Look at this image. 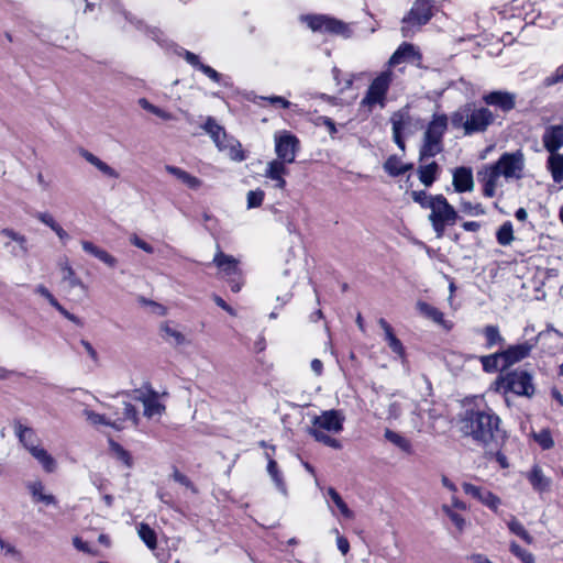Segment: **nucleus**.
<instances>
[{
	"instance_id": "obj_50",
	"label": "nucleus",
	"mask_w": 563,
	"mask_h": 563,
	"mask_svg": "<svg viewBox=\"0 0 563 563\" xmlns=\"http://www.w3.org/2000/svg\"><path fill=\"white\" fill-rule=\"evenodd\" d=\"M35 294H37L41 297L45 298L53 307H55L58 311H60L68 319H73V317L58 303V301L53 296V294L48 290V288H46L43 285H38L35 288Z\"/></svg>"
},
{
	"instance_id": "obj_17",
	"label": "nucleus",
	"mask_w": 563,
	"mask_h": 563,
	"mask_svg": "<svg viewBox=\"0 0 563 563\" xmlns=\"http://www.w3.org/2000/svg\"><path fill=\"white\" fill-rule=\"evenodd\" d=\"M274 141L277 159L286 164L294 163L299 150L297 136L288 131H278L274 135Z\"/></svg>"
},
{
	"instance_id": "obj_2",
	"label": "nucleus",
	"mask_w": 563,
	"mask_h": 563,
	"mask_svg": "<svg viewBox=\"0 0 563 563\" xmlns=\"http://www.w3.org/2000/svg\"><path fill=\"white\" fill-rule=\"evenodd\" d=\"M500 419L490 409H466L459 420V430L473 441L486 445L499 431Z\"/></svg>"
},
{
	"instance_id": "obj_39",
	"label": "nucleus",
	"mask_w": 563,
	"mask_h": 563,
	"mask_svg": "<svg viewBox=\"0 0 563 563\" xmlns=\"http://www.w3.org/2000/svg\"><path fill=\"white\" fill-rule=\"evenodd\" d=\"M415 55H416V51H415L413 45L404 43L397 48V51L389 58V66H396V65L413 57Z\"/></svg>"
},
{
	"instance_id": "obj_24",
	"label": "nucleus",
	"mask_w": 563,
	"mask_h": 563,
	"mask_svg": "<svg viewBox=\"0 0 563 563\" xmlns=\"http://www.w3.org/2000/svg\"><path fill=\"white\" fill-rule=\"evenodd\" d=\"M60 276L62 282L69 288V289H79L81 294L87 295L89 291V287L84 280L77 275L75 269L71 267V265L66 261L60 264Z\"/></svg>"
},
{
	"instance_id": "obj_49",
	"label": "nucleus",
	"mask_w": 563,
	"mask_h": 563,
	"mask_svg": "<svg viewBox=\"0 0 563 563\" xmlns=\"http://www.w3.org/2000/svg\"><path fill=\"white\" fill-rule=\"evenodd\" d=\"M110 449L112 455L120 461L124 466L132 467L133 461L128 451H125L120 444L111 441L110 442Z\"/></svg>"
},
{
	"instance_id": "obj_37",
	"label": "nucleus",
	"mask_w": 563,
	"mask_h": 563,
	"mask_svg": "<svg viewBox=\"0 0 563 563\" xmlns=\"http://www.w3.org/2000/svg\"><path fill=\"white\" fill-rule=\"evenodd\" d=\"M441 511L449 518L450 522L459 532H463L467 528L468 521L461 511H456L453 507H449L448 504H443L441 506Z\"/></svg>"
},
{
	"instance_id": "obj_55",
	"label": "nucleus",
	"mask_w": 563,
	"mask_h": 563,
	"mask_svg": "<svg viewBox=\"0 0 563 563\" xmlns=\"http://www.w3.org/2000/svg\"><path fill=\"white\" fill-rule=\"evenodd\" d=\"M461 210L462 212L472 216L477 217L485 213L484 208L479 203H472L470 201H462L461 202Z\"/></svg>"
},
{
	"instance_id": "obj_46",
	"label": "nucleus",
	"mask_w": 563,
	"mask_h": 563,
	"mask_svg": "<svg viewBox=\"0 0 563 563\" xmlns=\"http://www.w3.org/2000/svg\"><path fill=\"white\" fill-rule=\"evenodd\" d=\"M384 437L389 443L397 446L401 451H404V452L410 451V442L400 433L387 429L384 433Z\"/></svg>"
},
{
	"instance_id": "obj_54",
	"label": "nucleus",
	"mask_w": 563,
	"mask_h": 563,
	"mask_svg": "<svg viewBox=\"0 0 563 563\" xmlns=\"http://www.w3.org/2000/svg\"><path fill=\"white\" fill-rule=\"evenodd\" d=\"M434 195H428L426 191H412L411 198L415 202L419 203L421 208L429 209L431 202L433 201Z\"/></svg>"
},
{
	"instance_id": "obj_20",
	"label": "nucleus",
	"mask_w": 563,
	"mask_h": 563,
	"mask_svg": "<svg viewBox=\"0 0 563 563\" xmlns=\"http://www.w3.org/2000/svg\"><path fill=\"white\" fill-rule=\"evenodd\" d=\"M536 342L526 341L519 344L510 345L505 351H501L504 357V367H510L516 363L529 356L533 350Z\"/></svg>"
},
{
	"instance_id": "obj_47",
	"label": "nucleus",
	"mask_w": 563,
	"mask_h": 563,
	"mask_svg": "<svg viewBox=\"0 0 563 563\" xmlns=\"http://www.w3.org/2000/svg\"><path fill=\"white\" fill-rule=\"evenodd\" d=\"M509 551L521 563H536L534 555L515 541L509 543Z\"/></svg>"
},
{
	"instance_id": "obj_19",
	"label": "nucleus",
	"mask_w": 563,
	"mask_h": 563,
	"mask_svg": "<svg viewBox=\"0 0 563 563\" xmlns=\"http://www.w3.org/2000/svg\"><path fill=\"white\" fill-rule=\"evenodd\" d=\"M1 234L8 239L4 246L9 249L10 253L14 257L26 256L30 252V244L27 238L11 228H4L1 230Z\"/></svg>"
},
{
	"instance_id": "obj_22",
	"label": "nucleus",
	"mask_w": 563,
	"mask_h": 563,
	"mask_svg": "<svg viewBox=\"0 0 563 563\" xmlns=\"http://www.w3.org/2000/svg\"><path fill=\"white\" fill-rule=\"evenodd\" d=\"M452 185L459 194L470 192L474 189L473 172L470 167H456L452 172Z\"/></svg>"
},
{
	"instance_id": "obj_41",
	"label": "nucleus",
	"mask_w": 563,
	"mask_h": 563,
	"mask_svg": "<svg viewBox=\"0 0 563 563\" xmlns=\"http://www.w3.org/2000/svg\"><path fill=\"white\" fill-rule=\"evenodd\" d=\"M137 534L150 550L157 548L156 532L147 523L137 525Z\"/></svg>"
},
{
	"instance_id": "obj_26",
	"label": "nucleus",
	"mask_w": 563,
	"mask_h": 563,
	"mask_svg": "<svg viewBox=\"0 0 563 563\" xmlns=\"http://www.w3.org/2000/svg\"><path fill=\"white\" fill-rule=\"evenodd\" d=\"M542 142L549 153H558L563 147V125L548 126L543 133Z\"/></svg>"
},
{
	"instance_id": "obj_45",
	"label": "nucleus",
	"mask_w": 563,
	"mask_h": 563,
	"mask_svg": "<svg viewBox=\"0 0 563 563\" xmlns=\"http://www.w3.org/2000/svg\"><path fill=\"white\" fill-rule=\"evenodd\" d=\"M496 239H497V242L503 246H507V245L511 244L515 236H514V227L510 221H506L505 223H503L499 227V229L496 232Z\"/></svg>"
},
{
	"instance_id": "obj_3",
	"label": "nucleus",
	"mask_w": 563,
	"mask_h": 563,
	"mask_svg": "<svg viewBox=\"0 0 563 563\" xmlns=\"http://www.w3.org/2000/svg\"><path fill=\"white\" fill-rule=\"evenodd\" d=\"M345 416L341 410H324L311 418L309 433L316 441L333 449H341V442L333 435L341 433Z\"/></svg>"
},
{
	"instance_id": "obj_30",
	"label": "nucleus",
	"mask_w": 563,
	"mask_h": 563,
	"mask_svg": "<svg viewBox=\"0 0 563 563\" xmlns=\"http://www.w3.org/2000/svg\"><path fill=\"white\" fill-rule=\"evenodd\" d=\"M378 324L384 331L385 341L388 344L389 349L395 353L398 357H405V349L402 343L397 339L394 333L393 328L385 319H379Z\"/></svg>"
},
{
	"instance_id": "obj_18",
	"label": "nucleus",
	"mask_w": 563,
	"mask_h": 563,
	"mask_svg": "<svg viewBox=\"0 0 563 563\" xmlns=\"http://www.w3.org/2000/svg\"><path fill=\"white\" fill-rule=\"evenodd\" d=\"M135 399L142 402L144 416L148 419L159 418L165 410L158 394L151 389L135 390Z\"/></svg>"
},
{
	"instance_id": "obj_63",
	"label": "nucleus",
	"mask_w": 563,
	"mask_h": 563,
	"mask_svg": "<svg viewBox=\"0 0 563 563\" xmlns=\"http://www.w3.org/2000/svg\"><path fill=\"white\" fill-rule=\"evenodd\" d=\"M449 507H453V509H455L456 511H466L467 510V505L465 501L461 500L459 497H456L455 495L452 496L451 498V504H448Z\"/></svg>"
},
{
	"instance_id": "obj_14",
	"label": "nucleus",
	"mask_w": 563,
	"mask_h": 563,
	"mask_svg": "<svg viewBox=\"0 0 563 563\" xmlns=\"http://www.w3.org/2000/svg\"><path fill=\"white\" fill-rule=\"evenodd\" d=\"M432 16L430 0H416L409 13L402 19L401 32L409 36L416 27L426 24Z\"/></svg>"
},
{
	"instance_id": "obj_5",
	"label": "nucleus",
	"mask_w": 563,
	"mask_h": 563,
	"mask_svg": "<svg viewBox=\"0 0 563 563\" xmlns=\"http://www.w3.org/2000/svg\"><path fill=\"white\" fill-rule=\"evenodd\" d=\"M455 128H463L465 134L485 131L494 121V115L487 108H476L472 103L455 111L451 117Z\"/></svg>"
},
{
	"instance_id": "obj_35",
	"label": "nucleus",
	"mask_w": 563,
	"mask_h": 563,
	"mask_svg": "<svg viewBox=\"0 0 563 563\" xmlns=\"http://www.w3.org/2000/svg\"><path fill=\"white\" fill-rule=\"evenodd\" d=\"M410 407H411V404H410L409 399H407L406 397H404L401 395H394L389 399L388 417L390 419H398L402 416V413L407 409H410Z\"/></svg>"
},
{
	"instance_id": "obj_28",
	"label": "nucleus",
	"mask_w": 563,
	"mask_h": 563,
	"mask_svg": "<svg viewBox=\"0 0 563 563\" xmlns=\"http://www.w3.org/2000/svg\"><path fill=\"white\" fill-rule=\"evenodd\" d=\"M488 106H494L503 111H509L515 107V96L507 91H493L483 97Z\"/></svg>"
},
{
	"instance_id": "obj_33",
	"label": "nucleus",
	"mask_w": 563,
	"mask_h": 563,
	"mask_svg": "<svg viewBox=\"0 0 563 563\" xmlns=\"http://www.w3.org/2000/svg\"><path fill=\"white\" fill-rule=\"evenodd\" d=\"M161 333L164 340L172 344L181 345L186 342L185 334L170 321L162 323Z\"/></svg>"
},
{
	"instance_id": "obj_23",
	"label": "nucleus",
	"mask_w": 563,
	"mask_h": 563,
	"mask_svg": "<svg viewBox=\"0 0 563 563\" xmlns=\"http://www.w3.org/2000/svg\"><path fill=\"white\" fill-rule=\"evenodd\" d=\"M286 165V163L278 159H273L267 163L264 172V176L274 181V187L280 190L285 189L287 184L285 179L288 172Z\"/></svg>"
},
{
	"instance_id": "obj_59",
	"label": "nucleus",
	"mask_w": 563,
	"mask_h": 563,
	"mask_svg": "<svg viewBox=\"0 0 563 563\" xmlns=\"http://www.w3.org/2000/svg\"><path fill=\"white\" fill-rule=\"evenodd\" d=\"M131 243L143 250L144 252L148 253V254H152L154 252V247L147 243L146 241H144L143 239L139 238L137 235H133L131 239H130Z\"/></svg>"
},
{
	"instance_id": "obj_58",
	"label": "nucleus",
	"mask_w": 563,
	"mask_h": 563,
	"mask_svg": "<svg viewBox=\"0 0 563 563\" xmlns=\"http://www.w3.org/2000/svg\"><path fill=\"white\" fill-rule=\"evenodd\" d=\"M332 532L336 537V545H338L339 551L343 555H345L350 550V543H349L347 539L344 538L343 536H341L338 529H333Z\"/></svg>"
},
{
	"instance_id": "obj_52",
	"label": "nucleus",
	"mask_w": 563,
	"mask_h": 563,
	"mask_svg": "<svg viewBox=\"0 0 563 563\" xmlns=\"http://www.w3.org/2000/svg\"><path fill=\"white\" fill-rule=\"evenodd\" d=\"M139 302L142 307L146 308L147 311L151 312L152 314H155L157 317H164L167 314V308L159 302L146 299L144 297L140 298Z\"/></svg>"
},
{
	"instance_id": "obj_9",
	"label": "nucleus",
	"mask_w": 563,
	"mask_h": 563,
	"mask_svg": "<svg viewBox=\"0 0 563 563\" xmlns=\"http://www.w3.org/2000/svg\"><path fill=\"white\" fill-rule=\"evenodd\" d=\"M19 439L32 457L46 473H54L58 467L56 459L44 448L34 432L29 428L20 429Z\"/></svg>"
},
{
	"instance_id": "obj_40",
	"label": "nucleus",
	"mask_w": 563,
	"mask_h": 563,
	"mask_svg": "<svg viewBox=\"0 0 563 563\" xmlns=\"http://www.w3.org/2000/svg\"><path fill=\"white\" fill-rule=\"evenodd\" d=\"M266 456L268 459L267 472H268L272 481L274 482L276 488L283 495H287V488H286V485H285V483L283 481V476H282L280 472L277 468V463L269 456L268 452H266Z\"/></svg>"
},
{
	"instance_id": "obj_7",
	"label": "nucleus",
	"mask_w": 563,
	"mask_h": 563,
	"mask_svg": "<svg viewBox=\"0 0 563 563\" xmlns=\"http://www.w3.org/2000/svg\"><path fill=\"white\" fill-rule=\"evenodd\" d=\"M429 221L438 239L444 235L445 228L455 224L459 214L443 195H434L429 207Z\"/></svg>"
},
{
	"instance_id": "obj_29",
	"label": "nucleus",
	"mask_w": 563,
	"mask_h": 563,
	"mask_svg": "<svg viewBox=\"0 0 563 563\" xmlns=\"http://www.w3.org/2000/svg\"><path fill=\"white\" fill-rule=\"evenodd\" d=\"M80 155L82 158H85L86 162H88L90 165L96 167L103 176L111 178V179L119 178L120 174L117 169L111 167L109 164H107L106 162L100 159L98 156H96L91 152L82 150L80 152Z\"/></svg>"
},
{
	"instance_id": "obj_13",
	"label": "nucleus",
	"mask_w": 563,
	"mask_h": 563,
	"mask_svg": "<svg viewBox=\"0 0 563 563\" xmlns=\"http://www.w3.org/2000/svg\"><path fill=\"white\" fill-rule=\"evenodd\" d=\"M302 21L306 22L308 27L313 32L339 35L345 38L352 35L350 24L328 15H306L302 16Z\"/></svg>"
},
{
	"instance_id": "obj_6",
	"label": "nucleus",
	"mask_w": 563,
	"mask_h": 563,
	"mask_svg": "<svg viewBox=\"0 0 563 563\" xmlns=\"http://www.w3.org/2000/svg\"><path fill=\"white\" fill-rule=\"evenodd\" d=\"M492 389L503 395L512 393L528 398L536 393L532 374L521 368L499 375L492 385Z\"/></svg>"
},
{
	"instance_id": "obj_4",
	"label": "nucleus",
	"mask_w": 563,
	"mask_h": 563,
	"mask_svg": "<svg viewBox=\"0 0 563 563\" xmlns=\"http://www.w3.org/2000/svg\"><path fill=\"white\" fill-rule=\"evenodd\" d=\"M87 422L98 430L112 429L121 431L130 426L137 424V411L128 402H123L122 408L111 412H97L88 406L82 411Z\"/></svg>"
},
{
	"instance_id": "obj_57",
	"label": "nucleus",
	"mask_w": 563,
	"mask_h": 563,
	"mask_svg": "<svg viewBox=\"0 0 563 563\" xmlns=\"http://www.w3.org/2000/svg\"><path fill=\"white\" fill-rule=\"evenodd\" d=\"M73 544L74 547L81 552L91 554V555H98L97 551H95L86 541H84L79 537L73 538Z\"/></svg>"
},
{
	"instance_id": "obj_31",
	"label": "nucleus",
	"mask_w": 563,
	"mask_h": 563,
	"mask_svg": "<svg viewBox=\"0 0 563 563\" xmlns=\"http://www.w3.org/2000/svg\"><path fill=\"white\" fill-rule=\"evenodd\" d=\"M165 169L168 174L173 175L176 179H178L181 184L190 189H199L202 185V181L198 177L179 167L167 165Z\"/></svg>"
},
{
	"instance_id": "obj_27",
	"label": "nucleus",
	"mask_w": 563,
	"mask_h": 563,
	"mask_svg": "<svg viewBox=\"0 0 563 563\" xmlns=\"http://www.w3.org/2000/svg\"><path fill=\"white\" fill-rule=\"evenodd\" d=\"M417 309L423 317L432 320L434 323L439 324L443 329L449 331L453 328V322L446 320L444 318V314L438 308L424 301H419L417 303Z\"/></svg>"
},
{
	"instance_id": "obj_43",
	"label": "nucleus",
	"mask_w": 563,
	"mask_h": 563,
	"mask_svg": "<svg viewBox=\"0 0 563 563\" xmlns=\"http://www.w3.org/2000/svg\"><path fill=\"white\" fill-rule=\"evenodd\" d=\"M438 165L434 162L419 167L418 174L420 181L429 187L433 184L437 178Z\"/></svg>"
},
{
	"instance_id": "obj_62",
	"label": "nucleus",
	"mask_w": 563,
	"mask_h": 563,
	"mask_svg": "<svg viewBox=\"0 0 563 563\" xmlns=\"http://www.w3.org/2000/svg\"><path fill=\"white\" fill-rule=\"evenodd\" d=\"M38 220H40L43 224H45V225H47L48 228H51L52 230H54V228H56V227L58 225L57 221L53 218V216H52V214H49V213H46V212L41 213V214L38 216Z\"/></svg>"
},
{
	"instance_id": "obj_15",
	"label": "nucleus",
	"mask_w": 563,
	"mask_h": 563,
	"mask_svg": "<svg viewBox=\"0 0 563 563\" xmlns=\"http://www.w3.org/2000/svg\"><path fill=\"white\" fill-rule=\"evenodd\" d=\"M393 137L400 150H405L404 135L412 133L419 125V120L412 118L407 107L394 112L390 117Z\"/></svg>"
},
{
	"instance_id": "obj_8",
	"label": "nucleus",
	"mask_w": 563,
	"mask_h": 563,
	"mask_svg": "<svg viewBox=\"0 0 563 563\" xmlns=\"http://www.w3.org/2000/svg\"><path fill=\"white\" fill-rule=\"evenodd\" d=\"M203 129L210 135L218 150L225 153L232 161L242 162L246 158L241 143L228 136L224 129L212 118L207 119Z\"/></svg>"
},
{
	"instance_id": "obj_44",
	"label": "nucleus",
	"mask_w": 563,
	"mask_h": 563,
	"mask_svg": "<svg viewBox=\"0 0 563 563\" xmlns=\"http://www.w3.org/2000/svg\"><path fill=\"white\" fill-rule=\"evenodd\" d=\"M384 168L389 175L398 176L411 168V165L405 164L400 158L391 156L385 162Z\"/></svg>"
},
{
	"instance_id": "obj_48",
	"label": "nucleus",
	"mask_w": 563,
	"mask_h": 563,
	"mask_svg": "<svg viewBox=\"0 0 563 563\" xmlns=\"http://www.w3.org/2000/svg\"><path fill=\"white\" fill-rule=\"evenodd\" d=\"M483 334L486 339V346L488 349L504 342V339L499 333V329L496 325H486L483 329Z\"/></svg>"
},
{
	"instance_id": "obj_34",
	"label": "nucleus",
	"mask_w": 563,
	"mask_h": 563,
	"mask_svg": "<svg viewBox=\"0 0 563 563\" xmlns=\"http://www.w3.org/2000/svg\"><path fill=\"white\" fill-rule=\"evenodd\" d=\"M547 169L555 184L563 181V154L550 153L547 159Z\"/></svg>"
},
{
	"instance_id": "obj_53",
	"label": "nucleus",
	"mask_w": 563,
	"mask_h": 563,
	"mask_svg": "<svg viewBox=\"0 0 563 563\" xmlns=\"http://www.w3.org/2000/svg\"><path fill=\"white\" fill-rule=\"evenodd\" d=\"M264 191L262 189L250 190L246 195V203L249 209L257 208L263 203Z\"/></svg>"
},
{
	"instance_id": "obj_64",
	"label": "nucleus",
	"mask_w": 563,
	"mask_h": 563,
	"mask_svg": "<svg viewBox=\"0 0 563 563\" xmlns=\"http://www.w3.org/2000/svg\"><path fill=\"white\" fill-rule=\"evenodd\" d=\"M184 58L188 64H190L191 66H194L198 69L200 68V66H202V63H200L199 57L191 52L186 51L184 53Z\"/></svg>"
},
{
	"instance_id": "obj_51",
	"label": "nucleus",
	"mask_w": 563,
	"mask_h": 563,
	"mask_svg": "<svg viewBox=\"0 0 563 563\" xmlns=\"http://www.w3.org/2000/svg\"><path fill=\"white\" fill-rule=\"evenodd\" d=\"M533 440L543 449L550 450L554 445V441L549 429H542L539 432L531 433Z\"/></svg>"
},
{
	"instance_id": "obj_21",
	"label": "nucleus",
	"mask_w": 563,
	"mask_h": 563,
	"mask_svg": "<svg viewBox=\"0 0 563 563\" xmlns=\"http://www.w3.org/2000/svg\"><path fill=\"white\" fill-rule=\"evenodd\" d=\"M327 505L334 516H341L344 519H352L353 511L349 508L346 503L340 496V494L332 487H329L325 492Z\"/></svg>"
},
{
	"instance_id": "obj_60",
	"label": "nucleus",
	"mask_w": 563,
	"mask_h": 563,
	"mask_svg": "<svg viewBox=\"0 0 563 563\" xmlns=\"http://www.w3.org/2000/svg\"><path fill=\"white\" fill-rule=\"evenodd\" d=\"M262 99L268 101L272 104H276L285 109L290 108L292 106L291 102H289L288 100L280 96L263 97Z\"/></svg>"
},
{
	"instance_id": "obj_12",
	"label": "nucleus",
	"mask_w": 563,
	"mask_h": 563,
	"mask_svg": "<svg viewBox=\"0 0 563 563\" xmlns=\"http://www.w3.org/2000/svg\"><path fill=\"white\" fill-rule=\"evenodd\" d=\"M448 119L445 115H434L424 132L423 143L420 150V157H433L442 151V136L446 130Z\"/></svg>"
},
{
	"instance_id": "obj_36",
	"label": "nucleus",
	"mask_w": 563,
	"mask_h": 563,
	"mask_svg": "<svg viewBox=\"0 0 563 563\" xmlns=\"http://www.w3.org/2000/svg\"><path fill=\"white\" fill-rule=\"evenodd\" d=\"M137 103L143 110L154 114L164 122H170L177 119L173 112L153 104L146 98L139 99Z\"/></svg>"
},
{
	"instance_id": "obj_61",
	"label": "nucleus",
	"mask_w": 563,
	"mask_h": 563,
	"mask_svg": "<svg viewBox=\"0 0 563 563\" xmlns=\"http://www.w3.org/2000/svg\"><path fill=\"white\" fill-rule=\"evenodd\" d=\"M199 70L202 71L212 81L220 82L221 75L216 69H213L212 67L202 64V66H200Z\"/></svg>"
},
{
	"instance_id": "obj_42",
	"label": "nucleus",
	"mask_w": 563,
	"mask_h": 563,
	"mask_svg": "<svg viewBox=\"0 0 563 563\" xmlns=\"http://www.w3.org/2000/svg\"><path fill=\"white\" fill-rule=\"evenodd\" d=\"M481 363L483 365V369L487 373H494L499 368H505L501 352L481 356Z\"/></svg>"
},
{
	"instance_id": "obj_32",
	"label": "nucleus",
	"mask_w": 563,
	"mask_h": 563,
	"mask_svg": "<svg viewBox=\"0 0 563 563\" xmlns=\"http://www.w3.org/2000/svg\"><path fill=\"white\" fill-rule=\"evenodd\" d=\"M27 489L34 501L43 503L44 505H55V497L45 490L42 482L34 481L27 484Z\"/></svg>"
},
{
	"instance_id": "obj_16",
	"label": "nucleus",
	"mask_w": 563,
	"mask_h": 563,
	"mask_svg": "<svg viewBox=\"0 0 563 563\" xmlns=\"http://www.w3.org/2000/svg\"><path fill=\"white\" fill-rule=\"evenodd\" d=\"M461 486L466 496L473 498L495 514L499 511L503 505L501 498L490 489L466 481L463 482Z\"/></svg>"
},
{
	"instance_id": "obj_38",
	"label": "nucleus",
	"mask_w": 563,
	"mask_h": 563,
	"mask_svg": "<svg viewBox=\"0 0 563 563\" xmlns=\"http://www.w3.org/2000/svg\"><path fill=\"white\" fill-rule=\"evenodd\" d=\"M506 525H507L508 530L512 534L519 537L527 544H532L534 542V539L531 536V533L525 528V526L516 517H510V519L507 521Z\"/></svg>"
},
{
	"instance_id": "obj_56",
	"label": "nucleus",
	"mask_w": 563,
	"mask_h": 563,
	"mask_svg": "<svg viewBox=\"0 0 563 563\" xmlns=\"http://www.w3.org/2000/svg\"><path fill=\"white\" fill-rule=\"evenodd\" d=\"M95 257L108 265L109 267H114L117 265V260L106 250L99 247L98 252L95 254Z\"/></svg>"
},
{
	"instance_id": "obj_25",
	"label": "nucleus",
	"mask_w": 563,
	"mask_h": 563,
	"mask_svg": "<svg viewBox=\"0 0 563 563\" xmlns=\"http://www.w3.org/2000/svg\"><path fill=\"white\" fill-rule=\"evenodd\" d=\"M526 478L537 493L541 494L550 490L552 481L544 474L539 464L532 465V467L526 473Z\"/></svg>"
},
{
	"instance_id": "obj_1",
	"label": "nucleus",
	"mask_w": 563,
	"mask_h": 563,
	"mask_svg": "<svg viewBox=\"0 0 563 563\" xmlns=\"http://www.w3.org/2000/svg\"><path fill=\"white\" fill-rule=\"evenodd\" d=\"M525 169L526 157L521 150L505 152L495 163L484 165L477 174L484 196H497L505 181L521 179Z\"/></svg>"
},
{
	"instance_id": "obj_10",
	"label": "nucleus",
	"mask_w": 563,
	"mask_h": 563,
	"mask_svg": "<svg viewBox=\"0 0 563 563\" xmlns=\"http://www.w3.org/2000/svg\"><path fill=\"white\" fill-rule=\"evenodd\" d=\"M212 264L218 268L219 277L229 283L233 292H239L242 289L244 279L239 258L218 251Z\"/></svg>"
},
{
	"instance_id": "obj_11",
	"label": "nucleus",
	"mask_w": 563,
	"mask_h": 563,
	"mask_svg": "<svg viewBox=\"0 0 563 563\" xmlns=\"http://www.w3.org/2000/svg\"><path fill=\"white\" fill-rule=\"evenodd\" d=\"M391 81L393 71L390 69L378 74L369 84L361 101V107L367 111H372L376 107L383 109L386 106V96Z\"/></svg>"
}]
</instances>
